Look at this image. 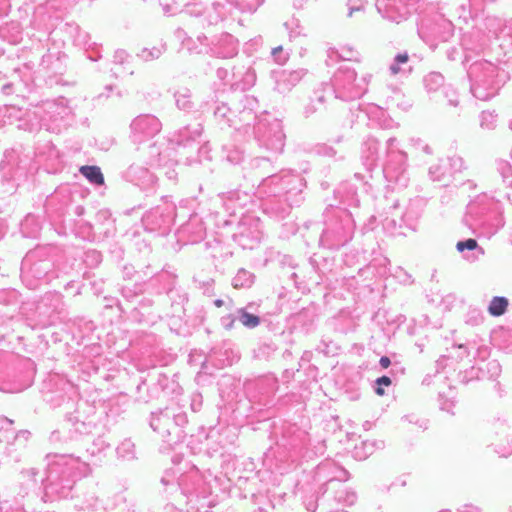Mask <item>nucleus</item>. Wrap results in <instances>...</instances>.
Returning a JSON list of instances; mask_svg holds the SVG:
<instances>
[{
  "instance_id": "obj_1",
  "label": "nucleus",
  "mask_w": 512,
  "mask_h": 512,
  "mask_svg": "<svg viewBox=\"0 0 512 512\" xmlns=\"http://www.w3.org/2000/svg\"><path fill=\"white\" fill-rule=\"evenodd\" d=\"M79 171L89 182L93 184L101 186L105 182L101 169L98 166H81Z\"/></svg>"
},
{
  "instance_id": "obj_2",
  "label": "nucleus",
  "mask_w": 512,
  "mask_h": 512,
  "mask_svg": "<svg viewBox=\"0 0 512 512\" xmlns=\"http://www.w3.org/2000/svg\"><path fill=\"white\" fill-rule=\"evenodd\" d=\"M508 307V300L504 297H494L488 307V311L492 316H501Z\"/></svg>"
},
{
  "instance_id": "obj_3",
  "label": "nucleus",
  "mask_w": 512,
  "mask_h": 512,
  "mask_svg": "<svg viewBox=\"0 0 512 512\" xmlns=\"http://www.w3.org/2000/svg\"><path fill=\"white\" fill-rule=\"evenodd\" d=\"M240 321L241 323L249 328H254L259 325L260 319L258 316L250 314L245 310H240Z\"/></svg>"
},
{
  "instance_id": "obj_4",
  "label": "nucleus",
  "mask_w": 512,
  "mask_h": 512,
  "mask_svg": "<svg viewBox=\"0 0 512 512\" xmlns=\"http://www.w3.org/2000/svg\"><path fill=\"white\" fill-rule=\"evenodd\" d=\"M456 247L460 252L464 251L465 249L474 250L477 247V242L476 240L470 238L465 241L458 242Z\"/></svg>"
},
{
  "instance_id": "obj_5",
  "label": "nucleus",
  "mask_w": 512,
  "mask_h": 512,
  "mask_svg": "<svg viewBox=\"0 0 512 512\" xmlns=\"http://www.w3.org/2000/svg\"><path fill=\"white\" fill-rule=\"evenodd\" d=\"M378 386H390L392 381L388 376H382L376 380Z\"/></svg>"
},
{
  "instance_id": "obj_6",
  "label": "nucleus",
  "mask_w": 512,
  "mask_h": 512,
  "mask_svg": "<svg viewBox=\"0 0 512 512\" xmlns=\"http://www.w3.org/2000/svg\"><path fill=\"white\" fill-rule=\"evenodd\" d=\"M379 363H380L382 368L386 369V368H388L390 366L391 361H390V359L387 356H383V357L380 358Z\"/></svg>"
},
{
  "instance_id": "obj_7",
  "label": "nucleus",
  "mask_w": 512,
  "mask_h": 512,
  "mask_svg": "<svg viewBox=\"0 0 512 512\" xmlns=\"http://www.w3.org/2000/svg\"><path fill=\"white\" fill-rule=\"evenodd\" d=\"M396 61L398 63H406L408 61V55L407 54H399L396 56Z\"/></svg>"
},
{
  "instance_id": "obj_8",
  "label": "nucleus",
  "mask_w": 512,
  "mask_h": 512,
  "mask_svg": "<svg viewBox=\"0 0 512 512\" xmlns=\"http://www.w3.org/2000/svg\"><path fill=\"white\" fill-rule=\"evenodd\" d=\"M375 393L378 396H383L385 394V391L382 386H377V388L375 389Z\"/></svg>"
},
{
  "instance_id": "obj_9",
  "label": "nucleus",
  "mask_w": 512,
  "mask_h": 512,
  "mask_svg": "<svg viewBox=\"0 0 512 512\" xmlns=\"http://www.w3.org/2000/svg\"><path fill=\"white\" fill-rule=\"evenodd\" d=\"M282 50H283L282 46H277V47L272 49V54L276 55V54L280 53Z\"/></svg>"
},
{
  "instance_id": "obj_10",
  "label": "nucleus",
  "mask_w": 512,
  "mask_h": 512,
  "mask_svg": "<svg viewBox=\"0 0 512 512\" xmlns=\"http://www.w3.org/2000/svg\"><path fill=\"white\" fill-rule=\"evenodd\" d=\"M391 71L393 74H398L400 71V68L398 66L394 65L391 67Z\"/></svg>"
},
{
  "instance_id": "obj_11",
  "label": "nucleus",
  "mask_w": 512,
  "mask_h": 512,
  "mask_svg": "<svg viewBox=\"0 0 512 512\" xmlns=\"http://www.w3.org/2000/svg\"><path fill=\"white\" fill-rule=\"evenodd\" d=\"M215 305H216L217 307H221V306L223 305V301H222V300H220V299H218V300H216V301H215Z\"/></svg>"
}]
</instances>
